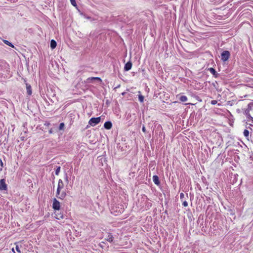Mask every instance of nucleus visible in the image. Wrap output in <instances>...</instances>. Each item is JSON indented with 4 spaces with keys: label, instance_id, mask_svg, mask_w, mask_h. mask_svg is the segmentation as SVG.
I'll return each mask as SVG.
<instances>
[{
    "label": "nucleus",
    "instance_id": "1",
    "mask_svg": "<svg viewBox=\"0 0 253 253\" xmlns=\"http://www.w3.org/2000/svg\"><path fill=\"white\" fill-rule=\"evenodd\" d=\"M102 82V80L99 77H90L88 78L86 80V83H97L99 84H101Z\"/></svg>",
    "mask_w": 253,
    "mask_h": 253
},
{
    "label": "nucleus",
    "instance_id": "2",
    "mask_svg": "<svg viewBox=\"0 0 253 253\" xmlns=\"http://www.w3.org/2000/svg\"><path fill=\"white\" fill-rule=\"evenodd\" d=\"M101 121V117H97V118H91L88 124L93 126L96 125L97 124H99Z\"/></svg>",
    "mask_w": 253,
    "mask_h": 253
},
{
    "label": "nucleus",
    "instance_id": "3",
    "mask_svg": "<svg viewBox=\"0 0 253 253\" xmlns=\"http://www.w3.org/2000/svg\"><path fill=\"white\" fill-rule=\"evenodd\" d=\"M230 55V53L229 51L227 50L223 51L221 54V60L224 62L226 61L228 59Z\"/></svg>",
    "mask_w": 253,
    "mask_h": 253
},
{
    "label": "nucleus",
    "instance_id": "4",
    "mask_svg": "<svg viewBox=\"0 0 253 253\" xmlns=\"http://www.w3.org/2000/svg\"><path fill=\"white\" fill-rule=\"evenodd\" d=\"M52 208L54 210L57 211H59L60 209V203L55 198L53 200Z\"/></svg>",
    "mask_w": 253,
    "mask_h": 253
},
{
    "label": "nucleus",
    "instance_id": "5",
    "mask_svg": "<svg viewBox=\"0 0 253 253\" xmlns=\"http://www.w3.org/2000/svg\"><path fill=\"white\" fill-rule=\"evenodd\" d=\"M66 196V193L64 191H62L61 193H60V189H57V191H56V196L60 199H63Z\"/></svg>",
    "mask_w": 253,
    "mask_h": 253
},
{
    "label": "nucleus",
    "instance_id": "6",
    "mask_svg": "<svg viewBox=\"0 0 253 253\" xmlns=\"http://www.w3.org/2000/svg\"><path fill=\"white\" fill-rule=\"evenodd\" d=\"M7 189V185L5 184V180L1 179L0 180V190H6Z\"/></svg>",
    "mask_w": 253,
    "mask_h": 253
},
{
    "label": "nucleus",
    "instance_id": "7",
    "mask_svg": "<svg viewBox=\"0 0 253 253\" xmlns=\"http://www.w3.org/2000/svg\"><path fill=\"white\" fill-rule=\"evenodd\" d=\"M105 240L110 243L112 242L113 241V235L110 233H107L105 237Z\"/></svg>",
    "mask_w": 253,
    "mask_h": 253
},
{
    "label": "nucleus",
    "instance_id": "8",
    "mask_svg": "<svg viewBox=\"0 0 253 253\" xmlns=\"http://www.w3.org/2000/svg\"><path fill=\"white\" fill-rule=\"evenodd\" d=\"M104 127L107 129H110L112 126V124L111 122H106L104 125Z\"/></svg>",
    "mask_w": 253,
    "mask_h": 253
},
{
    "label": "nucleus",
    "instance_id": "9",
    "mask_svg": "<svg viewBox=\"0 0 253 253\" xmlns=\"http://www.w3.org/2000/svg\"><path fill=\"white\" fill-rule=\"evenodd\" d=\"M26 90L27 93L29 95H31L32 94V91L31 89V86L30 84H26Z\"/></svg>",
    "mask_w": 253,
    "mask_h": 253
},
{
    "label": "nucleus",
    "instance_id": "10",
    "mask_svg": "<svg viewBox=\"0 0 253 253\" xmlns=\"http://www.w3.org/2000/svg\"><path fill=\"white\" fill-rule=\"evenodd\" d=\"M153 180L155 184L159 185L160 184L159 179L158 176L154 175L153 176Z\"/></svg>",
    "mask_w": 253,
    "mask_h": 253
},
{
    "label": "nucleus",
    "instance_id": "11",
    "mask_svg": "<svg viewBox=\"0 0 253 253\" xmlns=\"http://www.w3.org/2000/svg\"><path fill=\"white\" fill-rule=\"evenodd\" d=\"M63 187H64L63 182L62 181V180L61 179H59L58 181L57 189L61 190V189H62L63 188Z\"/></svg>",
    "mask_w": 253,
    "mask_h": 253
},
{
    "label": "nucleus",
    "instance_id": "12",
    "mask_svg": "<svg viewBox=\"0 0 253 253\" xmlns=\"http://www.w3.org/2000/svg\"><path fill=\"white\" fill-rule=\"evenodd\" d=\"M56 46V42L54 40H52L50 42V47L51 49H54Z\"/></svg>",
    "mask_w": 253,
    "mask_h": 253
},
{
    "label": "nucleus",
    "instance_id": "13",
    "mask_svg": "<svg viewBox=\"0 0 253 253\" xmlns=\"http://www.w3.org/2000/svg\"><path fill=\"white\" fill-rule=\"evenodd\" d=\"M179 100L181 102H185L187 100V97L186 96L182 95L179 97Z\"/></svg>",
    "mask_w": 253,
    "mask_h": 253
},
{
    "label": "nucleus",
    "instance_id": "14",
    "mask_svg": "<svg viewBox=\"0 0 253 253\" xmlns=\"http://www.w3.org/2000/svg\"><path fill=\"white\" fill-rule=\"evenodd\" d=\"M132 64H125V70L128 71L131 68Z\"/></svg>",
    "mask_w": 253,
    "mask_h": 253
},
{
    "label": "nucleus",
    "instance_id": "15",
    "mask_svg": "<svg viewBox=\"0 0 253 253\" xmlns=\"http://www.w3.org/2000/svg\"><path fill=\"white\" fill-rule=\"evenodd\" d=\"M250 109H248L245 110L244 111V114L248 117H251L250 114Z\"/></svg>",
    "mask_w": 253,
    "mask_h": 253
},
{
    "label": "nucleus",
    "instance_id": "16",
    "mask_svg": "<svg viewBox=\"0 0 253 253\" xmlns=\"http://www.w3.org/2000/svg\"><path fill=\"white\" fill-rule=\"evenodd\" d=\"M3 42H4V43H5L6 44L10 46H11L12 47H14V46L10 42H8V41H6V40H4L3 41Z\"/></svg>",
    "mask_w": 253,
    "mask_h": 253
},
{
    "label": "nucleus",
    "instance_id": "17",
    "mask_svg": "<svg viewBox=\"0 0 253 253\" xmlns=\"http://www.w3.org/2000/svg\"><path fill=\"white\" fill-rule=\"evenodd\" d=\"M209 70L212 74L215 75L216 72L213 68H210Z\"/></svg>",
    "mask_w": 253,
    "mask_h": 253
},
{
    "label": "nucleus",
    "instance_id": "18",
    "mask_svg": "<svg viewBox=\"0 0 253 253\" xmlns=\"http://www.w3.org/2000/svg\"><path fill=\"white\" fill-rule=\"evenodd\" d=\"M138 99L140 102H143L144 101V96L141 94L138 95Z\"/></svg>",
    "mask_w": 253,
    "mask_h": 253
},
{
    "label": "nucleus",
    "instance_id": "19",
    "mask_svg": "<svg viewBox=\"0 0 253 253\" xmlns=\"http://www.w3.org/2000/svg\"><path fill=\"white\" fill-rule=\"evenodd\" d=\"M243 133L244 136L246 137H248L249 135V131L247 129H245Z\"/></svg>",
    "mask_w": 253,
    "mask_h": 253
},
{
    "label": "nucleus",
    "instance_id": "20",
    "mask_svg": "<svg viewBox=\"0 0 253 253\" xmlns=\"http://www.w3.org/2000/svg\"><path fill=\"white\" fill-rule=\"evenodd\" d=\"M60 171V167H57L55 170V174L58 175Z\"/></svg>",
    "mask_w": 253,
    "mask_h": 253
},
{
    "label": "nucleus",
    "instance_id": "21",
    "mask_svg": "<svg viewBox=\"0 0 253 253\" xmlns=\"http://www.w3.org/2000/svg\"><path fill=\"white\" fill-rule=\"evenodd\" d=\"M64 124L63 123H62L60 124L59 129L60 130H62L64 129Z\"/></svg>",
    "mask_w": 253,
    "mask_h": 253
},
{
    "label": "nucleus",
    "instance_id": "22",
    "mask_svg": "<svg viewBox=\"0 0 253 253\" xmlns=\"http://www.w3.org/2000/svg\"><path fill=\"white\" fill-rule=\"evenodd\" d=\"M70 2L73 6H76V2L75 0H70Z\"/></svg>",
    "mask_w": 253,
    "mask_h": 253
},
{
    "label": "nucleus",
    "instance_id": "23",
    "mask_svg": "<svg viewBox=\"0 0 253 253\" xmlns=\"http://www.w3.org/2000/svg\"><path fill=\"white\" fill-rule=\"evenodd\" d=\"M56 218H57L58 219L63 218V215L62 214H59V215H57V214H56Z\"/></svg>",
    "mask_w": 253,
    "mask_h": 253
},
{
    "label": "nucleus",
    "instance_id": "24",
    "mask_svg": "<svg viewBox=\"0 0 253 253\" xmlns=\"http://www.w3.org/2000/svg\"><path fill=\"white\" fill-rule=\"evenodd\" d=\"M15 249H16V251L17 252H18L19 253H21L20 249H19L18 246L16 245V247H15Z\"/></svg>",
    "mask_w": 253,
    "mask_h": 253
},
{
    "label": "nucleus",
    "instance_id": "25",
    "mask_svg": "<svg viewBox=\"0 0 253 253\" xmlns=\"http://www.w3.org/2000/svg\"><path fill=\"white\" fill-rule=\"evenodd\" d=\"M182 205L184 207L188 206V203L186 201H184L183 202Z\"/></svg>",
    "mask_w": 253,
    "mask_h": 253
},
{
    "label": "nucleus",
    "instance_id": "26",
    "mask_svg": "<svg viewBox=\"0 0 253 253\" xmlns=\"http://www.w3.org/2000/svg\"><path fill=\"white\" fill-rule=\"evenodd\" d=\"M216 103H217V101H216V100H212V101H211V104L212 105H215V104H216Z\"/></svg>",
    "mask_w": 253,
    "mask_h": 253
},
{
    "label": "nucleus",
    "instance_id": "27",
    "mask_svg": "<svg viewBox=\"0 0 253 253\" xmlns=\"http://www.w3.org/2000/svg\"><path fill=\"white\" fill-rule=\"evenodd\" d=\"M180 197L181 199H182L184 197V194L183 193H181L180 195Z\"/></svg>",
    "mask_w": 253,
    "mask_h": 253
},
{
    "label": "nucleus",
    "instance_id": "28",
    "mask_svg": "<svg viewBox=\"0 0 253 253\" xmlns=\"http://www.w3.org/2000/svg\"><path fill=\"white\" fill-rule=\"evenodd\" d=\"M142 130L144 132H146V128L144 126H143Z\"/></svg>",
    "mask_w": 253,
    "mask_h": 253
},
{
    "label": "nucleus",
    "instance_id": "29",
    "mask_svg": "<svg viewBox=\"0 0 253 253\" xmlns=\"http://www.w3.org/2000/svg\"><path fill=\"white\" fill-rule=\"evenodd\" d=\"M0 163L1 166L2 167L3 163H2V161L1 160H0Z\"/></svg>",
    "mask_w": 253,
    "mask_h": 253
},
{
    "label": "nucleus",
    "instance_id": "30",
    "mask_svg": "<svg viewBox=\"0 0 253 253\" xmlns=\"http://www.w3.org/2000/svg\"><path fill=\"white\" fill-rule=\"evenodd\" d=\"M126 63H127V64H128V63H130L129 61H128V62H127Z\"/></svg>",
    "mask_w": 253,
    "mask_h": 253
}]
</instances>
